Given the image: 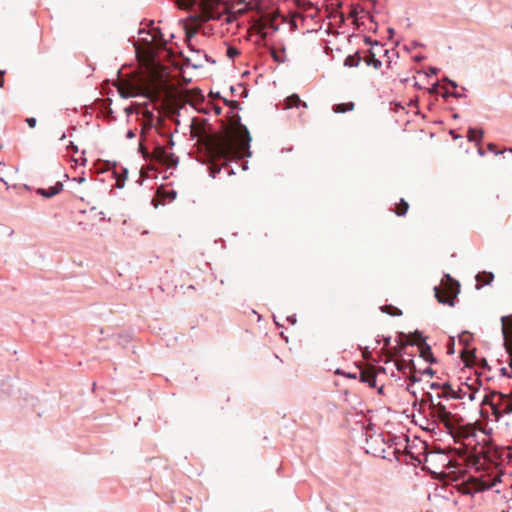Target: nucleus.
<instances>
[{
    "mask_svg": "<svg viewBox=\"0 0 512 512\" xmlns=\"http://www.w3.org/2000/svg\"><path fill=\"white\" fill-rule=\"evenodd\" d=\"M271 56L277 63H284L287 61V55L285 48H282L281 50L272 49L271 50Z\"/></svg>",
    "mask_w": 512,
    "mask_h": 512,
    "instance_id": "16",
    "label": "nucleus"
},
{
    "mask_svg": "<svg viewBox=\"0 0 512 512\" xmlns=\"http://www.w3.org/2000/svg\"><path fill=\"white\" fill-rule=\"evenodd\" d=\"M359 376L360 380L364 383H367L370 387L376 386V372L374 367H367L360 370Z\"/></svg>",
    "mask_w": 512,
    "mask_h": 512,
    "instance_id": "10",
    "label": "nucleus"
},
{
    "mask_svg": "<svg viewBox=\"0 0 512 512\" xmlns=\"http://www.w3.org/2000/svg\"><path fill=\"white\" fill-rule=\"evenodd\" d=\"M143 117H144V121H143V125H142V132H144V130L152 127L154 115L151 111L145 110L143 112Z\"/></svg>",
    "mask_w": 512,
    "mask_h": 512,
    "instance_id": "17",
    "label": "nucleus"
},
{
    "mask_svg": "<svg viewBox=\"0 0 512 512\" xmlns=\"http://www.w3.org/2000/svg\"><path fill=\"white\" fill-rule=\"evenodd\" d=\"M434 291L439 303L453 305L459 292V283L449 275H445V280H442L441 285L436 286Z\"/></svg>",
    "mask_w": 512,
    "mask_h": 512,
    "instance_id": "7",
    "label": "nucleus"
},
{
    "mask_svg": "<svg viewBox=\"0 0 512 512\" xmlns=\"http://www.w3.org/2000/svg\"><path fill=\"white\" fill-rule=\"evenodd\" d=\"M501 374H502L503 376L510 377V373L508 372V369H507V368H502V369H501Z\"/></svg>",
    "mask_w": 512,
    "mask_h": 512,
    "instance_id": "34",
    "label": "nucleus"
},
{
    "mask_svg": "<svg viewBox=\"0 0 512 512\" xmlns=\"http://www.w3.org/2000/svg\"><path fill=\"white\" fill-rule=\"evenodd\" d=\"M215 112H216V114H220V113H221V108L216 107V108H215Z\"/></svg>",
    "mask_w": 512,
    "mask_h": 512,
    "instance_id": "39",
    "label": "nucleus"
},
{
    "mask_svg": "<svg viewBox=\"0 0 512 512\" xmlns=\"http://www.w3.org/2000/svg\"><path fill=\"white\" fill-rule=\"evenodd\" d=\"M502 332L504 335L506 345L507 341H512V316L502 317Z\"/></svg>",
    "mask_w": 512,
    "mask_h": 512,
    "instance_id": "12",
    "label": "nucleus"
},
{
    "mask_svg": "<svg viewBox=\"0 0 512 512\" xmlns=\"http://www.w3.org/2000/svg\"><path fill=\"white\" fill-rule=\"evenodd\" d=\"M67 148L72 150L73 152H77L78 151V147L73 142H70V144L68 145Z\"/></svg>",
    "mask_w": 512,
    "mask_h": 512,
    "instance_id": "32",
    "label": "nucleus"
},
{
    "mask_svg": "<svg viewBox=\"0 0 512 512\" xmlns=\"http://www.w3.org/2000/svg\"><path fill=\"white\" fill-rule=\"evenodd\" d=\"M152 159L167 167H172L177 164V159L174 154L167 152L163 146H157L153 150Z\"/></svg>",
    "mask_w": 512,
    "mask_h": 512,
    "instance_id": "9",
    "label": "nucleus"
},
{
    "mask_svg": "<svg viewBox=\"0 0 512 512\" xmlns=\"http://www.w3.org/2000/svg\"><path fill=\"white\" fill-rule=\"evenodd\" d=\"M135 136H136V134H135V132H134L133 130H129V131L127 132V135H126V137H127L128 139H132V138H134Z\"/></svg>",
    "mask_w": 512,
    "mask_h": 512,
    "instance_id": "33",
    "label": "nucleus"
},
{
    "mask_svg": "<svg viewBox=\"0 0 512 512\" xmlns=\"http://www.w3.org/2000/svg\"><path fill=\"white\" fill-rule=\"evenodd\" d=\"M415 424L422 426V422H427L425 430L436 434V429H439V423L436 418H412Z\"/></svg>",
    "mask_w": 512,
    "mask_h": 512,
    "instance_id": "11",
    "label": "nucleus"
},
{
    "mask_svg": "<svg viewBox=\"0 0 512 512\" xmlns=\"http://www.w3.org/2000/svg\"><path fill=\"white\" fill-rule=\"evenodd\" d=\"M174 3L178 6L179 9H182V10H188L190 8H192L197 0H173Z\"/></svg>",
    "mask_w": 512,
    "mask_h": 512,
    "instance_id": "20",
    "label": "nucleus"
},
{
    "mask_svg": "<svg viewBox=\"0 0 512 512\" xmlns=\"http://www.w3.org/2000/svg\"><path fill=\"white\" fill-rule=\"evenodd\" d=\"M508 151L512 153V148L508 149Z\"/></svg>",
    "mask_w": 512,
    "mask_h": 512,
    "instance_id": "44",
    "label": "nucleus"
},
{
    "mask_svg": "<svg viewBox=\"0 0 512 512\" xmlns=\"http://www.w3.org/2000/svg\"><path fill=\"white\" fill-rule=\"evenodd\" d=\"M243 2H246L247 6L251 9L258 5V0H243Z\"/></svg>",
    "mask_w": 512,
    "mask_h": 512,
    "instance_id": "27",
    "label": "nucleus"
},
{
    "mask_svg": "<svg viewBox=\"0 0 512 512\" xmlns=\"http://www.w3.org/2000/svg\"><path fill=\"white\" fill-rule=\"evenodd\" d=\"M391 449L389 456L393 457V461L417 467L422 466V459L429 447L418 437L410 439L408 435L401 434L392 437Z\"/></svg>",
    "mask_w": 512,
    "mask_h": 512,
    "instance_id": "5",
    "label": "nucleus"
},
{
    "mask_svg": "<svg viewBox=\"0 0 512 512\" xmlns=\"http://www.w3.org/2000/svg\"><path fill=\"white\" fill-rule=\"evenodd\" d=\"M460 449H428L422 459V470L434 476H446L456 480L465 471L468 460L485 455L493 427L477 418L475 423H465L464 418H438Z\"/></svg>",
    "mask_w": 512,
    "mask_h": 512,
    "instance_id": "1",
    "label": "nucleus"
},
{
    "mask_svg": "<svg viewBox=\"0 0 512 512\" xmlns=\"http://www.w3.org/2000/svg\"><path fill=\"white\" fill-rule=\"evenodd\" d=\"M371 62L373 63L374 67L377 69L380 68L382 65L380 60L374 58V55L371 56Z\"/></svg>",
    "mask_w": 512,
    "mask_h": 512,
    "instance_id": "29",
    "label": "nucleus"
},
{
    "mask_svg": "<svg viewBox=\"0 0 512 512\" xmlns=\"http://www.w3.org/2000/svg\"><path fill=\"white\" fill-rule=\"evenodd\" d=\"M154 44L148 48L146 60V76H140L131 80H121L118 91L124 98L136 97L139 95L153 99L158 95L159 87L163 80L164 67L154 59L153 49H160L165 46V41H159L153 37Z\"/></svg>",
    "mask_w": 512,
    "mask_h": 512,
    "instance_id": "3",
    "label": "nucleus"
},
{
    "mask_svg": "<svg viewBox=\"0 0 512 512\" xmlns=\"http://www.w3.org/2000/svg\"><path fill=\"white\" fill-rule=\"evenodd\" d=\"M352 430L354 438L365 442L364 449L367 454L393 461V457L389 456V451L392 450L394 434H388L385 438L383 433L377 431L376 426L371 422V418L356 421Z\"/></svg>",
    "mask_w": 512,
    "mask_h": 512,
    "instance_id": "4",
    "label": "nucleus"
},
{
    "mask_svg": "<svg viewBox=\"0 0 512 512\" xmlns=\"http://www.w3.org/2000/svg\"><path fill=\"white\" fill-rule=\"evenodd\" d=\"M4 85V77L3 74H0V88H2Z\"/></svg>",
    "mask_w": 512,
    "mask_h": 512,
    "instance_id": "36",
    "label": "nucleus"
},
{
    "mask_svg": "<svg viewBox=\"0 0 512 512\" xmlns=\"http://www.w3.org/2000/svg\"><path fill=\"white\" fill-rule=\"evenodd\" d=\"M443 416L448 417V416H452V415L450 413H448V414H444Z\"/></svg>",
    "mask_w": 512,
    "mask_h": 512,
    "instance_id": "42",
    "label": "nucleus"
},
{
    "mask_svg": "<svg viewBox=\"0 0 512 512\" xmlns=\"http://www.w3.org/2000/svg\"><path fill=\"white\" fill-rule=\"evenodd\" d=\"M63 185L61 183H57L55 186L49 187L48 189H38V193L46 198H50L56 194H58L62 190Z\"/></svg>",
    "mask_w": 512,
    "mask_h": 512,
    "instance_id": "14",
    "label": "nucleus"
},
{
    "mask_svg": "<svg viewBox=\"0 0 512 512\" xmlns=\"http://www.w3.org/2000/svg\"><path fill=\"white\" fill-rule=\"evenodd\" d=\"M500 476H481L469 477L467 481L463 482L460 486V491L463 494L473 495L478 492L490 490L500 483Z\"/></svg>",
    "mask_w": 512,
    "mask_h": 512,
    "instance_id": "6",
    "label": "nucleus"
},
{
    "mask_svg": "<svg viewBox=\"0 0 512 512\" xmlns=\"http://www.w3.org/2000/svg\"><path fill=\"white\" fill-rule=\"evenodd\" d=\"M426 426H427V422H422V426H420V427L425 430Z\"/></svg>",
    "mask_w": 512,
    "mask_h": 512,
    "instance_id": "40",
    "label": "nucleus"
},
{
    "mask_svg": "<svg viewBox=\"0 0 512 512\" xmlns=\"http://www.w3.org/2000/svg\"><path fill=\"white\" fill-rule=\"evenodd\" d=\"M226 54H227V57H228L229 59L233 60L235 57H237L238 55H240V51H239L237 48H235V47L229 46V47L227 48V52H226Z\"/></svg>",
    "mask_w": 512,
    "mask_h": 512,
    "instance_id": "24",
    "label": "nucleus"
},
{
    "mask_svg": "<svg viewBox=\"0 0 512 512\" xmlns=\"http://www.w3.org/2000/svg\"><path fill=\"white\" fill-rule=\"evenodd\" d=\"M382 310L392 316L402 315V311L400 309H398L397 307L390 306V305L384 306Z\"/></svg>",
    "mask_w": 512,
    "mask_h": 512,
    "instance_id": "23",
    "label": "nucleus"
},
{
    "mask_svg": "<svg viewBox=\"0 0 512 512\" xmlns=\"http://www.w3.org/2000/svg\"><path fill=\"white\" fill-rule=\"evenodd\" d=\"M503 412L505 413H511L512 412V401L506 400L505 401V407L503 408Z\"/></svg>",
    "mask_w": 512,
    "mask_h": 512,
    "instance_id": "26",
    "label": "nucleus"
},
{
    "mask_svg": "<svg viewBox=\"0 0 512 512\" xmlns=\"http://www.w3.org/2000/svg\"><path fill=\"white\" fill-rule=\"evenodd\" d=\"M355 104L353 102L335 104L332 107L334 113H346L354 110Z\"/></svg>",
    "mask_w": 512,
    "mask_h": 512,
    "instance_id": "15",
    "label": "nucleus"
},
{
    "mask_svg": "<svg viewBox=\"0 0 512 512\" xmlns=\"http://www.w3.org/2000/svg\"><path fill=\"white\" fill-rule=\"evenodd\" d=\"M358 15H359L358 7H352L349 12V16L354 18L355 20H358Z\"/></svg>",
    "mask_w": 512,
    "mask_h": 512,
    "instance_id": "25",
    "label": "nucleus"
},
{
    "mask_svg": "<svg viewBox=\"0 0 512 512\" xmlns=\"http://www.w3.org/2000/svg\"><path fill=\"white\" fill-rule=\"evenodd\" d=\"M219 5L220 0H200V14L197 17L202 22L218 18L220 15V12L218 10Z\"/></svg>",
    "mask_w": 512,
    "mask_h": 512,
    "instance_id": "8",
    "label": "nucleus"
},
{
    "mask_svg": "<svg viewBox=\"0 0 512 512\" xmlns=\"http://www.w3.org/2000/svg\"><path fill=\"white\" fill-rule=\"evenodd\" d=\"M300 106L307 108V104L305 102H302L297 94H292L291 96L287 97L284 102V109H290L293 107L298 108Z\"/></svg>",
    "mask_w": 512,
    "mask_h": 512,
    "instance_id": "13",
    "label": "nucleus"
},
{
    "mask_svg": "<svg viewBox=\"0 0 512 512\" xmlns=\"http://www.w3.org/2000/svg\"><path fill=\"white\" fill-rule=\"evenodd\" d=\"M449 84H450L453 88H456V87H457L456 83H455V82H453V81H451V80L449 81Z\"/></svg>",
    "mask_w": 512,
    "mask_h": 512,
    "instance_id": "38",
    "label": "nucleus"
},
{
    "mask_svg": "<svg viewBox=\"0 0 512 512\" xmlns=\"http://www.w3.org/2000/svg\"><path fill=\"white\" fill-rule=\"evenodd\" d=\"M65 139V134H63L60 138V140H64Z\"/></svg>",
    "mask_w": 512,
    "mask_h": 512,
    "instance_id": "41",
    "label": "nucleus"
},
{
    "mask_svg": "<svg viewBox=\"0 0 512 512\" xmlns=\"http://www.w3.org/2000/svg\"><path fill=\"white\" fill-rule=\"evenodd\" d=\"M483 137V131L480 129L469 128L467 138L469 141H480Z\"/></svg>",
    "mask_w": 512,
    "mask_h": 512,
    "instance_id": "18",
    "label": "nucleus"
},
{
    "mask_svg": "<svg viewBox=\"0 0 512 512\" xmlns=\"http://www.w3.org/2000/svg\"><path fill=\"white\" fill-rule=\"evenodd\" d=\"M408 209L409 204L404 199H400V202L397 204L395 208V214L397 216H404L406 215Z\"/></svg>",
    "mask_w": 512,
    "mask_h": 512,
    "instance_id": "19",
    "label": "nucleus"
},
{
    "mask_svg": "<svg viewBox=\"0 0 512 512\" xmlns=\"http://www.w3.org/2000/svg\"><path fill=\"white\" fill-rule=\"evenodd\" d=\"M227 103H228V104H229V106H230L231 108H233V109H236V108H238V106H239V103H238L237 101H235V100L227 101Z\"/></svg>",
    "mask_w": 512,
    "mask_h": 512,
    "instance_id": "30",
    "label": "nucleus"
},
{
    "mask_svg": "<svg viewBox=\"0 0 512 512\" xmlns=\"http://www.w3.org/2000/svg\"><path fill=\"white\" fill-rule=\"evenodd\" d=\"M494 275L492 273L483 272L482 274H478L476 279L478 282H483V284L488 285L493 280Z\"/></svg>",
    "mask_w": 512,
    "mask_h": 512,
    "instance_id": "21",
    "label": "nucleus"
},
{
    "mask_svg": "<svg viewBox=\"0 0 512 512\" xmlns=\"http://www.w3.org/2000/svg\"><path fill=\"white\" fill-rule=\"evenodd\" d=\"M420 348H421V356L426 360L433 361L431 348L428 345H421V344H420Z\"/></svg>",
    "mask_w": 512,
    "mask_h": 512,
    "instance_id": "22",
    "label": "nucleus"
},
{
    "mask_svg": "<svg viewBox=\"0 0 512 512\" xmlns=\"http://www.w3.org/2000/svg\"><path fill=\"white\" fill-rule=\"evenodd\" d=\"M191 134L205 146L211 159L210 174L213 178L222 168L228 175L233 174V171L228 169V162L251 155V136L247 127L240 123L239 116L232 119L225 133H207L203 126L193 122Z\"/></svg>",
    "mask_w": 512,
    "mask_h": 512,
    "instance_id": "2",
    "label": "nucleus"
},
{
    "mask_svg": "<svg viewBox=\"0 0 512 512\" xmlns=\"http://www.w3.org/2000/svg\"><path fill=\"white\" fill-rule=\"evenodd\" d=\"M499 419H500V418L495 417V418H494V421H495V422H497Z\"/></svg>",
    "mask_w": 512,
    "mask_h": 512,
    "instance_id": "43",
    "label": "nucleus"
},
{
    "mask_svg": "<svg viewBox=\"0 0 512 512\" xmlns=\"http://www.w3.org/2000/svg\"><path fill=\"white\" fill-rule=\"evenodd\" d=\"M26 122H27V124H28V126H29L30 128H34V127L36 126V123H37L36 119H35V118H33V117H31V118H27V119H26Z\"/></svg>",
    "mask_w": 512,
    "mask_h": 512,
    "instance_id": "28",
    "label": "nucleus"
},
{
    "mask_svg": "<svg viewBox=\"0 0 512 512\" xmlns=\"http://www.w3.org/2000/svg\"><path fill=\"white\" fill-rule=\"evenodd\" d=\"M488 149L491 151V152H494L496 154L500 153L499 151L496 150V145L493 144V143H489L488 144Z\"/></svg>",
    "mask_w": 512,
    "mask_h": 512,
    "instance_id": "31",
    "label": "nucleus"
},
{
    "mask_svg": "<svg viewBox=\"0 0 512 512\" xmlns=\"http://www.w3.org/2000/svg\"><path fill=\"white\" fill-rule=\"evenodd\" d=\"M396 366H397L398 370H402V362L401 361H397Z\"/></svg>",
    "mask_w": 512,
    "mask_h": 512,
    "instance_id": "37",
    "label": "nucleus"
},
{
    "mask_svg": "<svg viewBox=\"0 0 512 512\" xmlns=\"http://www.w3.org/2000/svg\"><path fill=\"white\" fill-rule=\"evenodd\" d=\"M195 31H187V39L189 40L192 36L195 35Z\"/></svg>",
    "mask_w": 512,
    "mask_h": 512,
    "instance_id": "35",
    "label": "nucleus"
}]
</instances>
